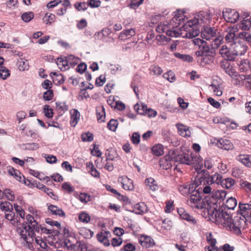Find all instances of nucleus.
<instances>
[{
	"label": "nucleus",
	"mask_w": 251,
	"mask_h": 251,
	"mask_svg": "<svg viewBox=\"0 0 251 251\" xmlns=\"http://www.w3.org/2000/svg\"><path fill=\"white\" fill-rule=\"evenodd\" d=\"M87 170L90 173L91 175L95 177H99L100 174L97 170L94 167L92 163L89 162L86 163Z\"/></svg>",
	"instance_id": "c9c22d12"
},
{
	"label": "nucleus",
	"mask_w": 251,
	"mask_h": 251,
	"mask_svg": "<svg viewBox=\"0 0 251 251\" xmlns=\"http://www.w3.org/2000/svg\"><path fill=\"white\" fill-rule=\"evenodd\" d=\"M135 34V30L133 28H130L123 31L119 35V38L123 39L125 37L128 38L134 36Z\"/></svg>",
	"instance_id": "a18cd8bd"
},
{
	"label": "nucleus",
	"mask_w": 251,
	"mask_h": 251,
	"mask_svg": "<svg viewBox=\"0 0 251 251\" xmlns=\"http://www.w3.org/2000/svg\"><path fill=\"white\" fill-rule=\"evenodd\" d=\"M5 198L10 201H13L15 200V195L13 191L9 189H6L4 191H2Z\"/></svg>",
	"instance_id": "5fc2aeb1"
},
{
	"label": "nucleus",
	"mask_w": 251,
	"mask_h": 251,
	"mask_svg": "<svg viewBox=\"0 0 251 251\" xmlns=\"http://www.w3.org/2000/svg\"><path fill=\"white\" fill-rule=\"evenodd\" d=\"M44 112L46 117L49 118H52L53 115V110L51 108H50L48 105H45L44 107Z\"/></svg>",
	"instance_id": "0e129e2a"
},
{
	"label": "nucleus",
	"mask_w": 251,
	"mask_h": 251,
	"mask_svg": "<svg viewBox=\"0 0 251 251\" xmlns=\"http://www.w3.org/2000/svg\"><path fill=\"white\" fill-rule=\"evenodd\" d=\"M118 181L121 182L123 188L126 190L132 191L134 189L132 180L126 176L120 177Z\"/></svg>",
	"instance_id": "a211bd4d"
},
{
	"label": "nucleus",
	"mask_w": 251,
	"mask_h": 251,
	"mask_svg": "<svg viewBox=\"0 0 251 251\" xmlns=\"http://www.w3.org/2000/svg\"><path fill=\"white\" fill-rule=\"evenodd\" d=\"M237 200L235 198L230 197L227 199L225 203L226 207L228 209H234L237 205Z\"/></svg>",
	"instance_id": "ea45409f"
},
{
	"label": "nucleus",
	"mask_w": 251,
	"mask_h": 251,
	"mask_svg": "<svg viewBox=\"0 0 251 251\" xmlns=\"http://www.w3.org/2000/svg\"><path fill=\"white\" fill-rule=\"evenodd\" d=\"M215 52L212 49L209 48L203 56L197 59V61L200 66L204 67L207 64H210L214 62Z\"/></svg>",
	"instance_id": "9b49d317"
},
{
	"label": "nucleus",
	"mask_w": 251,
	"mask_h": 251,
	"mask_svg": "<svg viewBox=\"0 0 251 251\" xmlns=\"http://www.w3.org/2000/svg\"><path fill=\"white\" fill-rule=\"evenodd\" d=\"M210 15L206 12L201 11L196 15L195 18L187 21L182 28L185 31V36L188 38H193L199 34L197 24H207L210 20Z\"/></svg>",
	"instance_id": "f03ea898"
},
{
	"label": "nucleus",
	"mask_w": 251,
	"mask_h": 251,
	"mask_svg": "<svg viewBox=\"0 0 251 251\" xmlns=\"http://www.w3.org/2000/svg\"><path fill=\"white\" fill-rule=\"evenodd\" d=\"M87 3L91 8H97L100 6L101 2L100 0H88Z\"/></svg>",
	"instance_id": "774afa93"
},
{
	"label": "nucleus",
	"mask_w": 251,
	"mask_h": 251,
	"mask_svg": "<svg viewBox=\"0 0 251 251\" xmlns=\"http://www.w3.org/2000/svg\"><path fill=\"white\" fill-rule=\"evenodd\" d=\"M0 208L5 213L13 210V207L11 203L10 202L6 201H1L0 202Z\"/></svg>",
	"instance_id": "58836bf2"
},
{
	"label": "nucleus",
	"mask_w": 251,
	"mask_h": 251,
	"mask_svg": "<svg viewBox=\"0 0 251 251\" xmlns=\"http://www.w3.org/2000/svg\"><path fill=\"white\" fill-rule=\"evenodd\" d=\"M56 109L58 113L62 115L68 109V106L66 105L65 102L57 101L55 103Z\"/></svg>",
	"instance_id": "72a5a7b5"
},
{
	"label": "nucleus",
	"mask_w": 251,
	"mask_h": 251,
	"mask_svg": "<svg viewBox=\"0 0 251 251\" xmlns=\"http://www.w3.org/2000/svg\"><path fill=\"white\" fill-rule=\"evenodd\" d=\"M247 46L243 43L239 41L233 43L230 45L231 53L233 55V60L236 56H242L245 54L247 50Z\"/></svg>",
	"instance_id": "1a4fd4ad"
},
{
	"label": "nucleus",
	"mask_w": 251,
	"mask_h": 251,
	"mask_svg": "<svg viewBox=\"0 0 251 251\" xmlns=\"http://www.w3.org/2000/svg\"><path fill=\"white\" fill-rule=\"evenodd\" d=\"M153 153L156 156H160L164 153V148L162 145L157 144L151 148Z\"/></svg>",
	"instance_id": "4c0bfd02"
},
{
	"label": "nucleus",
	"mask_w": 251,
	"mask_h": 251,
	"mask_svg": "<svg viewBox=\"0 0 251 251\" xmlns=\"http://www.w3.org/2000/svg\"><path fill=\"white\" fill-rule=\"evenodd\" d=\"M220 54L223 57L229 61H233V55L231 53V50L226 46L223 45L219 50Z\"/></svg>",
	"instance_id": "4be33fe9"
},
{
	"label": "nucleus",
	"mask_w": 251,
	"mask_h": 251,
	"mask_svg": "<svg viewBox=\"0 0 251 251\" xmlns=\"http://www.w3.org/2000/svg\"><path fill=\"white\" fill-rule=\"evenodd\" d=\"M34 17V14L32 12H25L21 15V19L25 22H29Z\"/></svg>",
	"instance_id": "864d4df0"
},
{
	"label": "nucleus",
	"mask_w": 251,
	"mask_h": 251,
	"mask_svg": "<svg viewBox=\"0 0 251 251\" xmlns=\"http://www.w3.org/2000/svg\"><path fill=\"white\" fill-rule=\"evenodd\" d=\"M240 38L248 42L249 45H251V35L247 31H242L238 35V39Z\"/></svg>",
	"instance_id": "79ce46f5"
},
{
	"label": "nucleus",
	"mask_w": 251,
	"mask_h": 251,
	"mask_svg": "<svg viewBox=\"0 0 251 251\" xmlns=\"http://www.w3.org/2000/svg\"><path fill=\"white\" fill-rule=\"evenodd\" d=\"M201 161L200 157L192 153H183L178 155L176 158V162L189 165L199 163Z\"/></svg>",
	"instance_id": "6e6552de"
},
{
	"label": "nucleus",
	"mask_w": 251,
	"mask_h": 251,
	"mask_svg": "<svg viewBox=\"0 0 251 251\" xmlns=\"http://www.w3.org/2000/svg\"><path fill=\"white\" fill-rule=\"evenodd\" d=\"M97 118L99 122L104 121L105 117V109L103 106L98 107L96 109Z\"/></svg>",
	"instance_id": "473e14b6"
},
{
	"label": "nucleus",
	"mask_w": 251,
	"mask_h": 251,
	"mask_svg": "<svg viewBox=\"0 0 251 251\" xmlns=\"http://www.w3.org/2000/svg\"><path fill=\"white\" fill-rule=\"evenodd\" d=\"M209 194H210L209 196L205 197V201L208 205V209L221 206L227 193L224 190L215 189L214 188Z\"/></svg>",
	"instance_id": "20e7f679"
},
{
	"label": "nucleus",
	"mask_w": 251,
	"mask_h": 251,
	"mask_svg": "<svg viewBox=\"0 0 251 251\" xmlns=\"http://www.w3.org/2000/svg\"><path fill=\"white\" fill-rule=\"evenodd\" d=\"M78 200L83 203H86L88 201H91V196L85 193H81L78 196Z\"/></svg>",
	"instance_id": "8fccbe9b"
},
{
	"label": "nucleus",
	"mask_w": 251,
	"mask_h": 251,
	"mask_svg": "<svg viewBox=\"0 0 251 251\" xmlns=\"http://www.w3.org/2000/svg\"><path fill=\"white\" fill-rule=\"evenodd\" d=\"M111 233L109 231L102 230L97 235L98 240L105 246H109L110 244L109 241V237Z\"/></svg>",
	"instance_id": "f3484780"
},
{
	"label": "nucleus",
	"mask_w": 251,
	"mask_h": 251,
	"mask_svg": "<svg viewBox=\"0 0 251 251\" xmlns=\"http://www.w3.org/2000/svg\"><path fill=\"white\" fill-rule=\"evenodd\" d=\"M74 6L78 11H84L87 8L88 3L85 2H77L75 4Z\"/></svg>",
	"instance_id": "680f3d73"
},
{
	"label": "nucleus",
	"mask_w": 251,
	"mask_h": 251,
	"mask_svg": "<svg viewBox=\"0 0 251 251\" xmlns=\"http://www.w3.org/2000/svg\"><path fill=\"white\" fill-rule=\"evenodd\" d=\"M81 139L84 142H91L93 140V135L91 133L88 132L81 135Z\"/></svg>",
	"instance_id": "338daca9"
},
{
	"label": "nucleus",
	"mask_w": 251,
	"mask_h": 251,
	"mask_svg": "<svg viewBox=\"0 0 251 251\" xmlns=\"http://www.w3.org/2000/svg\"><path fill=\"white\" fill-rule=\"evenodd\" d=\"M111 32L110 29L105 28L101 31L96 32L94 37L95 40L104 41L106 37H107Z\"/></svg>",
	"instance_id": "5701e85b"
},
{
	"label": "nucleus",
	"mask_w": 251,
	"mask_h": 251,
	"mask_svg": "<svg viewBox=\"0 0 251 251\" xmlns=\"http://www.w3.org/2000/svg\"><path fill=\"white\" fill-rule=\"evenodd\" d=\"M80 234L85 238L90 239L93 235V232L86 228H82L80 230Z\"/></svg>",
	"instance_id": "de8ad7c7"
},
{
	"label": "nucleus",
	"mask_w": 251,
	"mask_h": 251,
	"mask_svg": "<svg viewBox=\"0 0 251 251\" xmlns=\"http://www.w3.org/2000/svg\"><path fill=\"white\" fill-rule=\"evenodd\" d=\"M235 184L234 180L232 178H226L223 179L221 185L226 189L231 188Z\"/></svg>",
	"instance_id": "f704fd0d"
},
{
	"label": "nucleus",
	"mask_w": 251,
	"mask_h": 251,
	"mask_svg": "<svg viewBox=\"0 0 251 251\" xmlns=\"http://www.w3.org/2000/svg\"><path fill=\"white\" fill-rule=\"evenodd\" d=\"M163 76L164 78L167 79L170 82H172L175 80V75H174V73L171 71H169L164 74Z\"/></svg>",
	"instance_id": "e2e57ef3"
},
{
	"label": "nucleus",
	"mask_w": 251,
	"mask_h": 251,
	"mask_svg": "<svg viewBox=\"0 0 251 251\" xmlns=\"http://www.w3.org/2000/svg\"><path fill=\"white\" fill-rule=\"evenodd\" d=\"M207 213L209 219L212 222L229 228L237 234L240 233L241 229L245 227L244 218H242L240 216H237L232 219L231 215L224 211L221 206L208 208Z\"/></svg>",
	"instance_id": "f257e3e1"
},
{
	"label": "nucleus",
	"mask_w": 251,
	"mask_h": 251,
	"mask_svg": "<svg viewBox=\"0 0 251 251\" xmlns=\"http://www.w3.org/2000/svg\"><path fill=\"white\" fill-rule=\"evenodd\" d=\"M72 59V66H74L76 64L75 62L76 59L73 55L68 56L66 59L62 58H58L57 64L61 71H66L69 68V62L70 60Z\"/></svg>",
	"instance_id": "2eb2a0df"
},
{
	"label": "nucleus",
	"mask_w": 251,
	"mask_h": 251,
	"mask_svg": "<svg viewBox=\"0 0 251 251\" xmlns=\"http://www.w3.org/2000/svg\"><path fill=\"white\" fill-rule=\"evenodd\" d=\"M219 148L225 150H231L234 148L233 145L227 139H220L218 142Z\"/></svg>",
	"instance_id": "393cba45"
},
{
	"label": "nucleus",
	"mask_w": 251,
	"mask_h": 251,
	"mask_svg": "<svg viewBox=\"0 0 251 251\" xmlns=\"http://www.w3.org/2000/svg\"><path fill=\"white\" fill-rule=\"evenodd\" d=\"M206 240L208 244L210 245L211 247L216 246L217 243L216 240L213 237V235L211 233H208L206 235Z\"/></svg>",
	"instance_id": "69168bd1"
},
{
	"label": "nucleus",
	"mask_w": 251,
	"mask_h": 251,
	"mask_svg": "<svg viewBox=\"0 0 251 251\" xmlns=\"http://www.w3.org/2000/svg\"><path fill=\"white\" fill-rule=\"evenodd\" d=\"M176 126L180 135L185 137H189L190 136V131L186 126L180 124H177Z\"/></svg>",
	"instance_id": "7c9ffc66"
},
{
	"label": "nucleus",
	"mask_w": 251,
	"mask_h": 251,
	"mask_svg": "<svg viewBox=\"0 0 251 251\" xmlns=\"http://www.w3.org/2000/svg\"><path fill=\"white\" fill-rule=\"evenodd\" d=\"M201 187L199 188L197 190H195L187 200V204L192 208L195 209H206L208 211V205L205 201V197L202 199L201 196V192H202Z\"/></svg>",
	"instance_id": "39448f33"
},
{
	"label": "nucleus",
	"mask_w": 251,
	"mask_h": 251,
	"mask_svg": "<svg viewBox=\"0 0 251 251\" xmlns=\"http://www.w3.org/2000/svg\"><path fill=\"white\" fill-rule=\"evenodd\" d=\"M145 183L147 186H149V188L153 191L158 189V186L156 184L155 180L152 177L147 178L145 180Z\"/></svg>",
	"instance_id": "a19ab883"
},
{
	"label": "nucleus",
	"mask_w": 251,
	"mask_h": 251,
	"mask_svg": "<svg viewBox=\"0 0 251 251\" xmlns=\"http://www.w3.org/2000/svg\"><path fill=\"white\" fill-rule=\"evenodd\" d=\"M55 16L51 13H47L44 17L43 20L46 24H51L54 21Z\"/></svg>",
	"instance_id": "3c124183"
},
{
	"label": "nucleus",
	"mask_w": 251,
	"mask_h": 251,
	"mask_svg": "<svg viewBox=\"0 0 251 251\" xmlns=\"http://www.w3.org/2000/svg\"><path fill=\"white\" fill-rule=\"evenodd\" d=\"M251 27V20L250 19L244 20L241 24V27L242 29L248 30Z\"/></svg>",
	"instance_id": "052dcab7"
},
{
	"label": "nucleus",
	"mask_w": 251,
	"mask_h": 251,
	"mask_svg": "<svg viewBox=\"0 0 251 251\" xmlns=\"http://www.w3.org/2000/svg\"><path fill=\"white\" fill-rule=\"evenodd\" d=\"M10 75V72L5 67L1 66L0 68V77L2 79H6Z\"/></svg>",
	"instance_id": "6e6d98bb"
},
{
	"label": "nucleus",
	"mask_w": 251,
	"mask_h": 251,
	"mask_svg": "<svg viewBox=\"0 0 251 251\" xmlns=\"http://www.w3.org/2000/svg\"><path fill=\"white\" fill-rule=\"evenodd\" d=\"M134 108L139 114L145 115L148 109V107L145 104H141V105L136 104L134 105Z\"/></svg>",
	"instance_id": "c03bdc74"
},
{
	"label": "nucleus",
	"mask_w": 251,
	"mask_h": 251,
	"mask_svg": "<svg viewBox=\"0 0 251 251\" xmlns=\"http://www.w3.org/2000/svg\"><path fill=\"white\" fill-rule=\"evenodd\" d=\"M140 242L143 247L149 248L154 245V242L153 239L151 237L143 235L140 237Z\"/></svg>",
	"instance_id": "cd10ccee"
},
{
	"label": "nucleus",
	"mask_w": 251,
	"mask_h": 251,
	"mask_svg": "<svg viewBox=\"0 0 251 251\" xmlns=\"http://www.w3.org/2000/svg\"><path fill=\"white\" fill-rule=\"evenodd\" d=\"M236 159L248 168H251V155L248 154H240Z\"/></svg>",
	"instance_id": "a878e982"
},
{
	"label": "nucleus",
	"mask_w": 251,
	"mask_h": 251,
	"mask_svg": "<svg viewBox=\"0 0 251 251\" xmlns=\"http://www.w3.org/2000/svg\"><path fill=\"white\" fill-rule=\"evenodd\" d=\"M118 125L117 120L111 119L107 124V127L111 131H115Z\"/></svg>",
	"instance_id": "4d7b16f0"
},
{
	"label": "nucleus",
	"mask_w": 251,
	"mask_h": 251,
	"mask_svg": "<svg viewBox=\"0 0 251 251\" xmlns=\"http://www.w3.org/2000/svg\"><path fill=\"white\" fill-rule=\"evenodd\" d=\"M151 73L153 75H159L163 73V70L161 67L156 65H153L150 68Z\"/></svg>",
	"instance_id": "09e8293b"
},
{
	"label": "nucleus",
	"mask_w": 251,
	"mask_h": 251,
	"mask_svg": "<svg viewBox=\"0 0 251 251\" xmlns=\"http://www.w3.org/2000/svg\"><path fill=\"white\" fill-rule=\"evenodd\" d=\"M11 210L5 213L4 217L6 219L10 221L11 224L14 226L18 225L19 222L20 218L19 217H15L14 213Z\"/></svg>",
	"instance_id": "c85d7f7f"
},
{
	"label": "nucleus",
	"mask_w": 251,
	"mask_h": 251,
	"mask_svg": "<svg viewBox=\"0 0 251 251\" xmlns=\"http://www.w3.org/2000/svg\"><path fill=\"white\" fill-rule=\"evenodd\" d=\"M239 207L241 211L240 216L242 218H244L245 221L246 222L247 220L246 217L249 216L250 212L251 211V204H242L240 203Z\"/></svg>",
	"instance_id": "aec40b11"
},
{
	"label": "nucleus",
	"mask_w": 251,
	"mask_h": 251,
	"mask_svg": "<svg viewBox=\"0 0 251 251\" xmlns=\"http://www.w3.org/2000/svg\"><path fill=\"white\" fill-rule=\"evenodd\" d=\"M176 57L179 58L183 61H187L188 62H192L193 58L189 55L181 54L179 52L174 53Z\"/></svg>",
	"instance_id": "603ef678"
},
{
	"label": "nucleus",
	"mask_w": 251,
	"mask_h": 251,
	"mask_svg": "<svg viewBox=\"0 0 251 251\" xmlns=\"http://www.w3.org/2000/svg\"><path fill=\"white\" fill-rule=\"evenodd\" d=\"M70 113L71 115L70 125L72 126L75 127L80 119V113L75 109L71 110Z\"/></svg>",
	"instance_id": "b1692460"
},
{
	"label": "nucleus",
	"mask_w": 251,
	"mask_h": 251,
	"mask_svg": "<svg viewBox=\"0 0 251 251\" xmlns=\"http://www.w3.org/2000/svg\"><path fill=\"white\" fill-rule=\"evenodd\" d=\"M222 176L218 173H215L213 175H208L204 179V184L201 188V191L204 194H209L214 188L215 185L221 184L222 181Z\"/></svg>",
	"instance_id": "0eeeda50"
},
{
	"label": "nucleus",
	"mask_w": 251,
	"mask_h": 251,
	"mask_svg": "<svg viewBox=\"0 0 251 251\" xmlns=\"http://www.w3.org/2000/svg\"><path fill=\"white\" fill-rule=\"evenodd\" d=\"M223 37L221 35H217L216 37H214L212 40V42L211 44L212 49H217L220 47L223 42Z\"/></svg>",
	"instance_id": "e433bc0d"
},
{
	"label": "nucleus",
	"mask_w": 251,
	"mask_h": 251,
	"mask_svg": "<svg viewBox=\"0 0 251 251\" xmlns=\"http://www.w3.org/2000/svg\"><path fill=\"white\" fill-rule=\"evenodd\" d=\"M68 248H72L75 251H91V247L86 243L81 241H76V240L72 237V245H67Z\"/></svg>",
	"instance_id": "ddd939ff"
},
{
	"label": "nucleus",
	"mask_w": 251,
	"mask_h": 251,
	"mask_svg": "<svg viewBox=\"0 0 251 251\" xmlns=\"http://www.w3.org/2000/svg\"><path fill=\"white\" fill-rule=\"evenodd\" d=\"M219 32L215 27H204L201 30V36L206 40H210L216 37Z\"/></svg>",
	"instance_id": "4468645a"
},
{
	"label": "nucleus",
	"mask_w": 251,
	"mask_h": 251,
	"mask_svg": "<svg viewBox=\"0 0 251 251\" xmlns=\"http://www.w3.org/2000/svg\"><path fill=\"white\" fill-rule=\"evenodd\" d=\"M48 209L53 215H57L61 217L65 216V213L63 210L57 206L51 204L49 206Z\"/></svg>",
	"instance_id": "c756f323"
},
{
	"label": "nucleus",
	"mask_w": 251,
	"mask_h": 251,
	"mask_svg": "<svg viewBox=\"0 0 251 251\" xmlns=\"http://www.w3.org/2000/svg\"><path fill=\"white\" fill-rule=\"evenodd\" d=\"M177 212L182 219L186 220L192 225H196L197 224L196 219L187 213L183 208H180L178 209Z\"/></svg>",
	"instance_id": "6ab92c4d"
},
{
	"label": "nucleus",
	"mask_w": 251,
	"mask_h": 251,
	"mask_svg": "<svg viewBox=\"0 0 251 251\" xmlns=\"http://www.w3.org/2000/svg\"><path fill=\"white\" fill-rule=\"evenodd\" d=\"M26 220L28 224L27 225L26 223H23L21 226L19 227L17 229V231L20 234L21 238L23 241L28 244H31L34 241L33 236L34 233L32 230H30V229L32 228V226L37 222L30 214L26 216Z\"/></svg>",
	"instance_id": "7ed1b4c3"
},
{
	"label": "nucleus",
	"mask_w": 251,
	"mask_h": 251,
	"mask_svg": "<svg viewBox=\"0 0 251 251\" xmlns=\"http://www.w3.org/2000/svg\"><path fill=\"white\" fill-rule=\"evenodd\" d=\"M34 241L32 243L28 244L25 242V243L28 245V248L29 249H31L33 248V246L32 245L33 244L35 243L36 245H38L42 248L43 249H47V248H49L47 243L44 241L41 237L37 236L35 237V234L33 236Z\"/></svg>",
	"instance_id": "412c9836"
},
{
	"label": "nucleus",
	"mask_w": 251,
	"mask_h": 251,
	"mask_svg": "<svg viewBox=\"0 0 251 251\" xmlns=\"http://www.w3.org/2000/svg\"><path fill=\"white\" fill-rule=\"evenodd\" d=\"M148 211L146 204L144 202H139L134 205L133 212L137 214L143 215Z\"/></svg>",
	"instance_id": "bb28decb"
},
{
	"label": "nucleus",
	"mask_w": 251,
	"mask_h": 251,
	"mask_svg": "<svg viewBox=\"0 0 251 251\" xmlns=\"http://www.w3.org/2000/svg\"><path fill=\"white\" fill-rule=\"evenodd\" d=\"M18 68L20 71H25L28 69V63L26 60L20 58L17 62Z\"/></svg>",
	"instance_id": "37998d69"
},
{
	"label": "nucleus",
	"mask_w": 251,
	"mask_h": 251,
	"mask_svg": "<svg viewBox=\"0 0 251 251\" xmlns=\"http://www.w3.org/2000/svg\"><path fill=\"white\" fill-rule=\"evenodd\" d=\"M198 182L197 183L194 182L190 184L186 183L180 185L178 187V190L182 195L186 196L189 194H191L196 190V187H198Z\"/></svg>",
	"instance_id": "dca6fc26"
},
{
	"label": "nucleus",
	"mask_w": 251,
	"mask_h": 251,
	"mask_svg": "<svg viewBox=\"0 0 251 251\" xmlns=\"http://www.w3.org/2000/svg\"><path fill=\"white\" fill-rule=\"evenodd\" d=\"M106 188L108 191H110L112 193L118 196V198L122 201H127L128 199L126 196H124L123 195H121L119 192H118L115 189L112 188V187L110 185H106Z\"/></svg>",
	"instance_id": "49530a36"
},
{
	"label": "nucleus",
	"mask_w": 251,
	"mask_h": 251,
	"mask_svg": "<svg viewBox=\"0 0 251 251\" xmlns=\"http://www.w3.org/2000/svg\"><path fill=\"white\" fill-rule=\"evenodd\" d=\"M223 16L228 23H235L238 21L240 17L239 13L234 9L226 8L223 12Z\"/></svg>",
	"instance_id": "9d476101"
},
{
	"label": "nucleus",
	"mask_w": 251,
	"mask_h": 251,
	"mask_svg": "<svg viewBox=\"0 0 251 251\" xmlns=\"http://www.w3.org/2000/svg\"><path fill=\"white\" fill-rule=\"evenodd\" d=\"M156 31L159 33H166L168 36L177 37L183 34L182 31L184 30L182 26L179 29L177 26L174 27L172 24L166 22L159 24L156 27Z\"/></svg>",
	"instance_id": "423d86ee"
},
{
	"label": "nucleus",
	"mask_w": 251,
	"mask_h": 251,
	"mask_svg": "<svg viewBox=\"0 0 251 251\" xmlns=\"http://www.w3.org/2000/svg\"><path fill=\"white\" fill-rule=\"evenodd\" d=\"M79 220L83 223H88L90 221V216L85 212H81L78 217Z\"/></svg>",
	"instance_id": "13d9d810"
},
{
	"label": "nucleus",
	"mask_w": 251,
	"mask_h": 251,
	"mask_svg": "<svg viewBox=\"0 0 251 251\" xmlns=\"http://www.w3.org/2000/svg\"><path fill=\"white\" fill-rule=\"evenodd\" d=\"M239 68L240 71L246 72L251 69V60L246 59L241 60L239 64Z\"/></svg>",
	"instance_id": "2f4dec72"
},
{
	"label": "nucleus",
	"mask_w": 251,
	"mask_h": 251,
	"mask_svg": "<svg viewBox=\"0 0 251 251\" xmlns=\"http://www.w3.org/2000/svg\"><path fill=\"white\" fill-rule=\"evenodd\" d=\"M193 43L195 45L199 46L200 48L203 49L204 47H209L205 41L199 38L194 39Z\"/></svg>",
	"instance_id": "bf43d9fd"
},
{
	"label": "nucleus",
	"mask_w": 251,
	"mask_h": 251,
	"mask_svg": "<svg viewBox=\"0 0 251 251\" xmlns=\"http://www.w3.org/2000/svg\"><path fill=\"white\" fill-rule=\"evenodd\" d=\"M237 31L235 28L228 27L224 32V37L226 43L230 45L233 43L237 42L238 40V35L236 34Z\"/></svg>",
	"instance_id": "f8f14e48"
}]
</instances>
